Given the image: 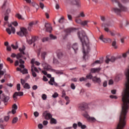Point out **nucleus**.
I'll list each match as a JSON object with an SVG mask.
<instances>
[{
    "label": "nucleus",
    "mask_w": 129,
    "mask_h": 129,
    "mask_svg": "<svg viewBox=\"0 0 129 129\" xmlns=\"http://www.w3.org/2000/svg\"><path fill=\"white\" fill-rule=\"evenodd\" d=\"M111 2L114 5H117L119 8H113L112 9V12L115 13L117 15H120L121 12H126L127 11V8L126 7L122 6V5L119 2V0H111Z\"/></svg>",
    "instance_id": "1"
},
{
    "label": "nucleus",
    "mask_w": 129,
    "mask_h": 129,
    "mask_svg": "<svg viewBox=\"0 0 129 129\" xmlns=\"http://www.w3.org/2000/svg\"><path fill=\"white\" fill-rule=\"evenodd\" d=\"M78 36L80 39L82 47H83V53H84L83 58L85 59V56H86V52H85V49L84 48V45H86V42L88 41V37L85 34L84 32H78Z\"/></svg>",
    "instance_id": "2"
},
{
    "label": "nucleus",
    "mask_w": 129,
    "mask_h": 129,
    "mask_svg": "<svg viewBox=\"0 0 129 129\" xmlns=\"http://www.w3.org/2000/svg\"><path fill=\"white\" fill-rule=\"evenodd\" d=\"M42 66L43 67L44 70H46L47 71H49V70H51L52 72H55L56 74H59L60 75L63 74L62 71H56L55 70L52 69V67L46 62H43L42 63Z\"/></svg>",
    "instance_id": "3"
},
{
    "label": "nucleus",
    "mask_w": 129,
    "mask_h": 129,
    "mask_svg": "<svg viewBox=\"0 0 129 129\" xmlns=\"http://www.w3.org/2000/svg\"><path fill=\"white\" fill-rule=\"evenodd\" d=\"M76 31V28H70L64 30V32L66 33L64 35H62V39L63 40H66L68 36V34H70V33H73V32H75Z\"/></svg>",
    "instance_id": "4"
},
{
    "label": "nucleus",
    "mask_w": 129,
    "mask_h": 129,
    "mask_svg": "<svg viewBox=\"0 0 129 129\" xmlns=\"http://www.w3.org/2000/svg\"><path fill=\"white\" fill-rule=\"evenodd\" d=\"M117 59V57H115V56H111V58H109V56L107 55L106 57V59L105 60V63L106 64H109V62H111L112 63H113L115 62V60Z\"/></svg>",
    "instance_id": "5"
},
{
    "label": "nucleus",
    "mask_w": 129,
    "mask_h": 129,
    "mask_svg": "<svg viewBox=\"0 0 129 129\" xmlns=\"http://www.w3.org/2000/svg\"><path fill=\"white\" fill-rule=\"evenodd\" d=\"M8 27H9V28H11V30L9 28H6V32H7L9 35H11V34H12V32L13 34H15V33H16V29L12 26V24H8Z\"/></svg>",
    "instance_id": "6"
},
{
    "label": "nucleus",
    "mask_w": 129,
    "mask_h": 129,
    "mask_svg": "<svg viewBox=\"0 0 129 129\" xmlns=\"http://www.w3.org/2000/svg\"><path fill=\"white\" fill-rule=\"evenodd\" d=\"M17 35L20 37H23L27 35V29L25 28H20V31L17 32Z\"/></svg>",
    "instance_id": "7"
},
{
    "label": "nucleus",
    "mask_w": 129,
    "mask_h": 129,
    "mask_svg": "<svg viewBox=\"0 0 129 129\" xmlns=\"http://www.w3.org/2000/svg\"><path fill=\"white\" fill-rule=\"evenodd\" d=\"M0 98L2 101H3V102L5 103V105H7V102L10 100V97L5 94H2L0 97Z\"/></svg>",
    "instance_id": "8"
},
{
    "label": "nucleus",
    "mask_w": 129,
    "mask_h": 129,
    "mask_svg": "<svg viewBox=\"0 0 129 129\" xmlns=\"http://www.w3.org/2000/svg\"><path fill=\"white\" fill-rule=\"evenodd\" d=\"M71 5L76 6L78 9H80V8H81V3H80L79 0H71Z\"/></svg>",
    "instance_id": "9"
},
{
    "label": "nucleus",
    "mask_w": 129,
    "mask_h": 129,
    "mask_svg": "<svg viewBox=\"0 0 129 129\" xmlns=\"http://www.w3.org/2000/svg\"><path fill=\"white\" fill-rule=\"evenodd\" d=\"M24 93L23 92H15L13 94V98L14 100H17L18 99L17 96H23Z\"/></svg>",
    "instance_id": "10"
},
{
    "label": "nucleus",
    "mask_w": 129,
    "mask_h": 129,
    "mask_svg": "<svg viewBox=\"0 0 129 129\" xmlns=\"http://www.w3.org/2000/svg\"><path fill=\"white\" fill-rule=\"evenodd\" d=\"M43 116L44 117L45 119L49 120V119H51L52 118V116L50 113H47V111H46L43 113Z\"/></svg>",
    "instance_id": "11"
},
{
    "label": "nucleus",
    "mask_w": 129,
    "mask_h": 129,
    "mask_svg": "<svg viewBox=\"0 0 129 129\" xmlns=\"http://www.w3.org/2000/svg\"><path fill=\"white\" fill-rule=\"evenodd\" d=\"M3 68H4V64L0 63V78H2V77L7 72L6 69H4V71H2Z\"/></svg>",
    "instance_id": "12"
},
{
    "label": "nucleus",
    "mask_w": 129,
    "mask_h": 129,
    "mask_svg": "<svg viewBox=\"0 0 129 129\" xmlns=\"http://www.w3.org/2000/svg\"><path fill=\"white\" fill-rule=\"evenodd\" d=\"M62 95L61 96V97H64V99L66 100V105L69 104V103H70V100H69V97L68 96H66V93H65V91H62ZM66 96V97H65Z\"/></svg>",
    "instance_id": "13"
},
{
    "label": "nucleus",
    "mask_w": 129,
    "mask_h": 129,
    "mask_svg": "<svg viewBox=\"0 0 129 129\" xmlns=\"http://www.w3.org/2000/svg\"><path fill=\"white\" fill-rule=\"evenodd\" d=\"M111 25H112V24H111V23L110 22V23H107L106 24H103L102 25V26L103 27V26H104V27L105 28L104 31H105V32H109V29H108V28H107V27H110V26H111Z\"/></svg>",
    "instance_id": "14"
},
{
    "label": "nucleus",
    "mask_w": 129,
    "mask_h": 129,
    "mask_svg": "<svg viewBox=\"0 0 129 129\" xmlns=\"http://www.w3.org/2000/svg\"><path fill=\"white\" fill-rule=\"evenodd\" d=\"M45 27L46 28V32H48V33H51L52 32V27H51V25H50V24L46 23Z\"/></svg>",
    "instance_id": "15"
},
{
    "label": "nucleus",
    "mask_w": 129,
    "mask_h": 129,
    "mask_svg": "<svg viewBox=\"0 0 129 129\" xmlns=\"http://www.w3.org/2000/svg\"><path fill=\"white\" fill-rule=\"evenodd\" d=\"M49 84L50 85H54V86H58V84L55 82V79L54 78H51L49 81H48Z\"/></svg>",
    "instance_id": "16"
},
{
    "label": "nucleus",
    "mask_w": 129,
    "mask_h": 129,
    "mask_svg": "<svg viewBox=\"0 0 129 129\" xmlns=\"http://www.w3.org/2000/svg\"><path fill=\"white\" fill-rule=\"evenodd\" d=\"M100 40H101V41H102V42H103L104 43H106V42H111V39H110V38H103V35H101L100 36L99 38Z\"/></svg>",
    "instance_id": "17"
},
{
    "label": "nucleus",
    "mask_w": 129,
    "mask_h": 129,
    "mask_svg": "<svg viewBox=\"0 0 129 129\" xmlns=\"http://www.w3.org/2000/svg\"><path fill=\"white\" fill-rule=\"evenodd\" d=\"M92 81L94 82H96L97 83H99V84L101 82V80L100 79V78H97V77H94L92 78Z\"/></svg>",
    "instance_id": "18"
},
{
    "label": "nucleus",
    "mask_w": 129,
    "mask_h": 129,
    "mask_svg": "<svg viewBox=\"0 0 129 129\" xmlns=\"http://www.w3.org/2000/svg\"><path fill=\"white\" fill-rule=\"evenodd\" d=\"M73 49L75 51V53H77V51L78 50V45H77V43H75L72 46Z\"/></svg>",
    "instance_id": "19"
},
{
    "label": "nucleus",
    "mask_w": 129,
    "mask_h": 129,
    "mask_svg": "<svg viewBox=\"0 0 129 129\" xmlns=\"http://www.w3.org/2000/svg\"><path fill=\"white\" fill-rule=\"evenodd\" d=\"M100 71V68H93L91 69V72L92 73H96V72H99Z\"/></svg>",
    "instance_id": "20"
},
{
    "label": "nucleus",
    "mask_w": 129,
    "mask_h": 129,
    "mask_svg": "<svg viewBox=\"0 0 129 129\" xmlns=\"http://www.w3.org/2000/svg\"><path fill=\"white\" fill-rule=\"evenodd\" d=\"M31 5L33 7V8H35L37 11L39 10V5L37 4L35 2H31Z\"/></svg>",
    "instance_id": "21"
},
{
    "label": "nucleus",
    "mask_w": 129,
    "mask_h": 129,
    "mask_svg": "<svg viewBox=\"0 0 129 129\" xmlns=\"http://www.w3.org/2000/svg\"><path fill=\"white\" fill-rule=\"evenodd\" d=\"M89 23V21L88 20H85L82 21L81 23V26H83V27H85V26H87V24Z\"/></svg>",
    "instance_id": "22"
},
{
    "label": "nucleus",
    "mask_w": 129,
    "mask_h": 129,
    "mask_svg": "<svg viewBox=\"0 0 129 129\" xmlns=\"http://www.w3.org/2000/svg\"><path fill=\"white\" fill-rule=\"evenodd\" d=\"M87 106V104H86L85 103H83L80 106V108H81L82 109V110H85V108H86Z\"/></svg>",
    "instance_id": "23"
},
{
    "label": "nucleus",
    "mask_w": 129,
    "mask_h": 129,
    "mask_svg": "<svg viewBox=\"0 0 129 129\" xmlns=\"http://www.w3.org/2000/svg\"><path fill=\"white\" fill-rule=\"evenodd\" d=\"M47 54L48 52L47 51H43L41 52V58L43 60H45V58H46V56H47Z\"/></svg>",
    "instance_id": "24"
},
{
    "label": "nucleus",
    "mask_w": 129,
    "mask_h": 129,
    "mask_svg": "<svg viewBox=\"0 0 129 129\" xmlns=\"http://www.w3.org/2000/svg\"><path fill=\"white\" fill-rule=\"evenodd\" d=\"M20 53H21L22 54H23V55H25V52H24V51H25V50H26V47L25 46H23L22 48H20L19 49Z\"/></svg>",
    "instance_id": "25"
},
{
    "label": "nucleus",
    "mask_w": 129,
    "mask_h": 129,
    "mask_svg": "<svg viewBox=\"0 0 129 129\" xmlns=\"http://www.w3.org/2000/svg\"><path fill=\"white\" fill-rule=\"evenodd\" d=\"M11 47L14 50H17V49H18V48H19V44H18V42H16V46H15L14 44H12Z\"/></svg>",
    "instance_id": "26"
},
{
    "label": "nucleus",
    "mask_w": 129,
    "mask_h": 129,
    "mask_svg": "<svg viewBox=\"0 0 129 129\" xmlns=\"http://www.w3.org/2000/svg\"><path fill=\"white\" fill-rule=\"evenodd\" d=\"M50 123L56 124L57 123V120L54 118H51L50 119Z\"/></svg>",
    "instance_id": "27"
},
{
    "label": "nucleus",
    "mask_w": 129,
    "mask_h": 129,
    "mask_svg": "<svg viewBox=\"0 0 129 129\" xmlns=\"http://www.w3.org/2000/svg\"><path fill=\"white\" fill-rule=\"evenodd\" d=\"M16 17L19 19V20H25V19L23 18V16H22V15H21L20 14H17L16 15Z\"/></svg>",
    "instance_id": "28"
},
{
    "label": "nucleus",
    "mask_w": 129,
    "mask_h": 129,
    "mask_svg": "<svg viewBox=\"0 0 129 129\" xmlns=\"http://www.w3.org/2000/svg\"><path fill=\"white\" fill-rule=\"evenodd\" d=\"M78 18H85V14L84 12H81L79 15L78 16Z\"/></svg>",
    "instance_id": "29"
},
{
    "label": "nucleus",
    "mask_w": 129,
    "mask_h": 129,
    "mask_svg": "<svg viewBox=\"0 0 129 129\" xmlns=\"http://www.w3.org/2000/svg\"><path fill=\"white\" fill-rule=\"evenodd\" d=\"M23 87L25 88V89H30V88H31L30 85H29L28 83H25L23 86Z\"/></svg>",
    "instance_id": "30"
},
{
    "label": "nucleus",
    "mask_w": 129,
    "mask_h": 129,
    "mask_svg": "<svg viewBox=\"0 0 129 129\" xmlns=\"http://www.w3.org/2000/svg\"><path fill=\"white\" fill-rule=\"evenodd\" d=\"M49 38H50V40H56V39H57V36H56L53 34H50Z\"/></svg>",
    "instance_id": "31"
},
{
    "label": "nucleus",
    "mask_w": 129,
    "mask_h": 129,
    "mask_svg": "<svg viewBox=\"0 0 129 129\" xmlns=\"http://www.w3.org/2000/svg\"><path fill=\"white\" fill-rule=\"evenodd\" d=\"M34 25H37V21H35V22L32 21L29 23L28 24V26L33 28V26H34Z\"/></svg>",
    "instance_id": "32"
},
{
    "label": "nucleus",
    "mask_w": 129,
    "mask_h": 129,
    "mask_svg": "<svg viewBox=\"0 0 129 129\" xmlns=\"http://www.w3.org/2000/svg\"><path fill=\"white\" fill-rule=\"evenodd\" d=\"M88 120H89L90 121H92L93 122H95V121H96V119H95L94 117H90Z\"/></svg>",
    "instance_id": "33"
},
{
    "label": "nucleus",
    "mask_w": 129,
    "mask_h": 129,
    "mask_svg": "<svg viewBox=\"0 0 129 129\" xmlns=\"http://www.w3.org/2000/svg\"><path fill=\"white\" fill-rule=\"evenodd\" d=\"M93 78V76H92V75H91V73L88 74L86 76V79H92Z\"/></svg>",
    "instance_id": "34"
},
{
    "label": "nucleus",
    "mask_w": 129,
    "mask_h": 129,
    "mask_svg": "<svg viewBox=\"0 0 129 129\" xmlns=\"http://www.w3.org/2000/svg\"><path fill=\"white\" fill-rule=\"evenodd\" d=\"M18 120H19L18 117H14L12 120V123H17Z\"/></svg>",
    "instance_id": "35"
},
{
    "label": "nucleus",
    "mask_w": 129,
    "mask_h": 129,
    "mask_svg": "<svg viewBox=\"0 0 129 129\" xmlns=\"http://www.w3.org/2000/svg\"><path fill=\"white\" fill-rule=\"evenodd\" d=\"M58 23H59V24H63V23H64V17H61L60 19H59Z\"/></svg>",
    "instance_id": "36"
},
{
    "label": "nucleus",
    "mask_w": 129,
    "mask_h": 129,
    "mask_svg": "<svg viewBox=\"0 0 129 129\" xmlns=\"http://www.w3.org/2000/svg\"><path fill=\"white\" fill-rule=\"evenodd\" d=\"M102 63L100 60H96L94 63L92 64V66H94L95 64H101Z\"/></svg>",
    "instance_id": "37"
},
{
    "label": "nucleus",
    "mask_w": 129,
    "mask_h": 129,
    "mask_svg": "<svg viewBox=\"0 0 129 129\" xmlns=\"http://www.w3.org/2000/svg\"><path fill=\"white\" fill-rule=\"evenodd\" d=\"M116 41H114L112 42V46H113V47H114V48L115 49H117V46H116Z\"/></svg>",
    "instance_id": "38"
},
{
    "label": "nucleus",
    "mask_w": 129,
    "mask_h": 129,
    "mask_svg": "<svg viewBox=\"0 0 129 129\" xmlns=\"http://www.w3.org/2000/svg\"><path fill=\"white\" fill-rule=\"evenodd\" d=\"M83 116H84V117H86V118H87L88 120L89 119V118L90 117V116H89V115H88L87 113H85V114H84Z\"/></svg>",
    "instance_id": "39"
},
{
    "label": "nucleus",
    "mask_w": 129,
    "mask_h": 129,
    "mask_svg": "<svg viewBox=\"0 0 129 129\" xmlns=\"http://www.w3.org/2000/svg\"><path fill=\"white\" fill-rule=\"evenodd\" d=\"M32 42L33 43H35V42H36V41H37L38 40V37H36V36H33L32 37Z\"/></svg>",
    "instance_id": "40"
},
{
    "label": "nucleus",
    "mask_w": 129,
    "mask_h": 129,
    "mask_svg": "<svg viewBox=\"0 0 129 129\" xmlns=\"http://www.w3.org/2000/svg\"><path fill=\"white\" fill-rule=\"evenodd\" d=\"M53 64H59V61L57 59H56L55 57L53 58Z\"/></svg>",
    "instance_id": "41"
},
{
    "label": "nucleus",
    "mask_w": 129,
    "mask_h": 129,
    "mask_svg": "<svg viewBox=\"0 0 129 129\" xmlns=\"http://www.w3.org/2000/svg\"><path fill=\"white\" fill-rule=\"evenodd\" d=\"M31 72L33 77H37V74L34 71V70L31 69Z\"/></svg>",
    "instance_id": "42"
},
{
    "label": "nucleus",
    "mask_w": 129,
    "mask_h": 129,
    "mask_svg": "<svg viewBox=\"0 0 129 129\" xmlns=\"http://www.w3.org/2000/svg\"><path fill=\"white\" fill-rule=\"evenodd\" d=\"M57 57L58 58V59H61V58H62V57H63V53H62V52H59L57 54Z\"/></svg>",
    "instance_id": "43"
},
{
    "label": "nucleus",
    "mask_w": 129,
    "mask_h": 129,
    "mask_svg": "<svg viewBox=\"0 0 129 129\" xmlns=\"http://www.w3.org/2000/svg\"><path fill=\"white\" fill-rule=\"evenodd\" d=\"M16 112H17L16 110L15 109H13L11 112L9 111L8 112V114H10V113H12L13 114H15V113H16Z\"/></svg>",
    "instance_id": "44"
},
{
    "label": "nucleus",
    "mask_w": 129,
    "mask_h": 129,
    "mask_svg": "<svg viewBox=\"0 0 129 129\" xmlns=\"http://www.w3.org/2000/svg\"><path fill=\"white\" fill-rule=\"evenodd\" d=\"M41 97L43 100H46V99H47V95L43 94H42Z\"/></svg>",
    "instance_id": "45"
},
{
    "label": "nucleus",
    "mask_w": 129,
    "mask_h": 129,
    "mask_svg": "<svg viewBox=\"0 0 129 129\" xmlns=\"http://www.w3.org/2000/svg\"><path fill=\"white\" fill-rule=\"evenodd\" d=\"M49 40V37H44L42 38V41L44 43L45 42H47V41Z\"/></svg>",
    "instance_id": "46"
},
{
    "label": "nucleus",
    "mask_w": 129,
    "mask_h": 129,
    "mask_svg": "<svg viewBox=\"0 0 129 129\" xmlns=\"http://www.w3.org/2000/svg\"><path fill=\"white\" fill-rule=\"evenodd\" d=\"M21 73H23V74H28V70L24 69L23 71H21Z\"/></svg>",
    "instance_id": "47"
},
{
    "label": "nucleus",
    "mask_w": 129,
    "mask_h": 129,
    "mask_svg": "<svg viewBox=\"0 0 129 129\" xmlns=\"http://www.w3.org/2000/svg\"><path fill=\"white\" fill-rule=\"evenodd\" d=\"M22 57H23V55H22V53H18V54L16 55V58H17V59H19V58H22Z\"/></svg>",
    "instance_id": "48"
},
{
    "label": "nucleus",
    "mask_w": 129,
    "mask_h": 129,
    "mask_svg": "<svg viewBox=\"0 0 129 129\" xmlns=\"http://www.w3.org/2000/svg\"><path fill=\"white\" fill-rule=\"evenodd\" d=\"M39 6L42 10L44 9V7H45V5H44V4L40 2L39 3Z\"/></svg>",
    "instance_id": "49"
},
{
    "label": "nucleus",
    "mask_w": 129,
    "mask_h": 129,
    "mask_svg": "<svg viewBox=\"0 0 129 129\" xmlns=\"http://www.w3.org/2000/svg\"><path fill=\"white\" fill-rule=\"evenodd\" d=\"M12 108H13V109H15L17 110V109H18V106H17L16 104H14L12 106Z\"/></svg>",
    "instance_id": "50"
},
{
    "label": "nucleus",
    "mask_w": 129,
    "mask_h": 129,
    "mask_svg": "<svg viewBox=\"0 0 129 129\" xmlns=\"http://www.w3.org/2000/svg\"><path fill=\"white\" fill-rule=\"evenodd\" d=\"M17 89L18 91H20V90H21V84H18L17 85Z\"/></svg>",
    "instance_id": "51"
},
{
    "label": "nucleus",
    "mask_w": 129,
    "mask_h": 129,
    "mask_svg": "<svg viewBox=\"0 0 129 129\" xmlns=\"http://www.w3.org/2000/svg\"><path fill=\"white\" fill-rule=\"evenodd\" d=\"M110 98H112V99H117V97L116 96L111 95H110Z\"/></svg>",
    "instance_id": "52"
},
{
    "label": "nucleus",
    "mask_w": 129,
    "mask_h": 129,
    "mask_svg": "<svg viewBox=\"0 0 129 129\" xmlns=\"http://www.w3.org/2000/svg\"><path fill=\"white\" fill-rule=\"evenodd\" d=\"M21 83L22 85H23V86H24L25 85V83H26V81L24 80L21 79Z\"/></svg>",
    "instance_id": "53"
},
{
    "label": "nucleus",
    "mask_w": 129,
    "mask_h": 129,
    "mask_svg": "<svg viewBox=\"0 0 129 129\" xmlns=\"http://www.w3.org/2000/svg\"><path fill=\"white\" fill-rule=\"evenodd\" d=\"M5 121H8L10 119V116H6L4 117Z\"/></svg>",
    "instance_id": "54"
},
{
    "label": "nucleus",
    "mask_w": 129,
    "mask_h": 129,
    "mask_svg": "<svg viewBox=\"0 0 129 129\" xmlns=\"http://www.w3.org/2000/svg\"><path fill=\"white\" fill-rule=\"evenodd\" d=\"M76 88V87H75V85H74V84L72 83L71 85V88H72V89H75V88Z\"/></svg>",
    "instance_id": "55"
},
{
    "label": "nucleus",
    "mask_w": 129,
    "mask_h": 129,
    "mask_svg": "<svg viewBox=\"0 0 129 129\" xmlns=\"http://www.w3.org/2000/svg\"><path fill=\"white\" fill-rule=\"evenodd\" d=\"M7 61H8L9 62H10V63H14V60H13V59H11L10 58V57H8L7 58Z\"/></svg>",
    "instance_id": "56"
},
{
    "label": "nucleus",
    "mask_w": 129,
    "mask_h": 129,
    "mask_svg": "<svg viewBox=\"0 0 129 129\" xmlns=\"http://www.w3.org/2000/svg\"><path fill=\"white\" fill-rule=\"evenodd\" d=\"M34 115L35 117H38L39 116V112L36 111L34 112Z\"/></svg>",
    "instance_id": "57"
},
{
    "label": "nucleus",
    "mask_w": 129,
    "mask_h": 129,
    "mask_svg": "<svg viewBox=\"0 0 129 129\" xmlns=\"http://www.w3.org/2000/svg\"><path fill=\"white\" fill-rule=\"evenodd\" d=\"M68 18L69 20V21H72V16H71V15L70 14H68Z\"/></svg>",
    "instance_id": "58"
},
{
    "label": "nucleus",
    "mask_w": 129,
    "mask_h": 129,
    "mask_svg": "<svg viewBox=\"0 0 129 129\" xmlns=\"http://www.w3.org/2000/svg\"><path fill=\"white\" fill-rule=\"evenodd\" d=\"M78 125L79 126V127H82V126L83 125V124H82V123H81V122H78Z\"/></svg>",
    "instance_id": "59"
},
{
    "label": "nucleus",
    "mask_w": 129,
    "mask_h": 129,
    "mask_svg": "<svg viewBox=\"0 0 129 129\" xmlns=\"http://www.w3.org/2000/svg\"><path fill=\"white\" fill-rule=\"evenodd\" d=\"M10 13H11V9H8L7 10L6 12L5 13V15H9V14H10Z\"/></svg>",
    "instance_id": "60"
},
{
    "label": "nucleus",
    "mask_w": 129,
    "mask_h": 129,
    "mask_svg": "<svg viewBox=\"0 0 129 129\" xmlns=\"http://www.w3.org/2000/svg\"><path fill=\"white\" fill-rule=\"evenodd\" d=\"M58 97V93H55L53 95H52V97H53V98H56V97Z\"/></svg>",
    "instance_id": "61"
},
{
    "label": "nucleus",
    "mask_w": 129,
    "mask_h": 129,
    "mask_svg": "<svg viewBox=\"0 0 129 129\" xmlns=\"http://www.w3.org/2000/svg\"><path fill=\"white\" fill-rule=\"evenodd\" d=\"M43 125H47V124H48V121L47 120L43 121Z\"/></svg>",
    "instance_id": "62"
},
{
    "label": "nucleus",
    "mask_w": 129,
    "mask_h": 129,
    "mask_svg": "<svg viewBox=\"0 0 129 129\" xmlns=\"http://www.w3.org/2000/svg\"><path fill=\"white\" fill-rule=\"evenodd\" d=\"M38 128L42 129L43 128V124H39L38 125Z\"/></svg>",
    "instance_id": "63"
},
{
    "label": "nucleus",
    "mask_w": 129,
    "mask_h": 129,
    "mask_svg": "<svg viewBox=\"0 0 129 129\" xmlns=\"http://www.w3.org/2000/svg\"><path fill=\"white\" fill-rule=\"evenodd\" d=\"M73 127L74 129L77 128V123H74L73 125Z\"/></svg>",
    "instance_id": "64"
}]
</instances>
